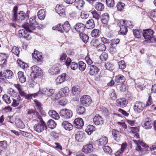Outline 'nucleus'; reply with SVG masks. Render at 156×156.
I'll return each instance as SVG.
<instances>
[{"label":"nucleus","mask_w":156,"mask_h":156,"mask_svg":"<svg viewBox=\"0 0 156 156\" xmlns=\"http://www.w3.org/2000/svg\"><path fill=\"white\" fill-rule=\"evenodd\" d=\"M65 64L67 66H69L70 65L71 69L73 70H75L78 67V65L76 63L74 62H71V59L69 57L67 58Z\"/></svg>","instance_id":"16"},{"label":"nucleus","mask_w":156,"mask_h":156,"mask_svg":"<svg viewBox=\"0 0 156 156\" xmlns=\"http://www.w3.org/2000/svg\"><path fill=\"white\" fill-rule=\"evenodd\" d=\"M99 71L98 67L94 65L89 66V73L90 75L93 76L97 74Z\"/></svg>","instance_id":"23"},{"label":"nucleus","mask_w":156,"mask_h":156,"mask_svg":"<svg viewBox=\"0 0 156 156\" xmlns=\"http://www.w3.org/2000/svg\"><path fill=\"white\" fill-rule=\"evenodd\" d=\"M75 138L78 142H83L85 139V133L82 131H78L75 135Z\"/></svg>","instance_id":"15"},{"label":"nucleus","mask_w":156,"mask_h":156,"mask_svg":"<svg viewBox=\"0 0 156 156\" xmlns=\"http://www.w3.org/2000/svg\"><path fill=\"white\" fill-rule=\"evenodd\" d=\"M115 80L117 83H123L125 82L126 79L123 75L121 74H119L115 76Z\"/></svg>","instance_id":"28"},{"label":"nucleus","mask_w":156,"mask_h":156,"mask_svg":"<svg viewBox=\"0 0 156 156\" xmlns=\"http://www.w3.org/2000/svg\"><path fill=\"white\" fill-rule=\"evenodd\" d=\"M85 4L84 1L83 0H79L75 2V5L78 9L81 10Z\"/></svg>","instance_id":"37"},{"label":"nucleus","mask_w":156,"mask_h":156,"mask_svg":"<svg viewBox=\"0 0 156 156\" xmlns=\"http://www.w3.org/2000/svg\"><path fill=\"white\" fill-rule=\"evenodd\" d=\"M56 12L60 16L64 15L65 13V9L61 4H58L55 8Z\"/></svg>","instance_id":"20"},{"label":"nucleus","mask_w":156,"mask_h":156,"mask_svg":"<svg viewBox=\"0 0 156 156\" xmlns=\"http://www.w3.org/2000/svg\"><path fill=\"white\" fill-rule=\"evenodd\" d=\"M72 94L73 95H77L80 91L79 87L78 86H74L71 89Z\"/></svg>","instance_id":"32"},{"label":"nucleus","mask_w":156,"mask_h":156,"mask_svg":"<svg viewBox=\"0 0 156 156\" xmlns=\"http://www.w3.org/2000/svg\"><path fill=\"white\" fill-rule=\"evenodd\" d=\"M79 36L80 38L85 43H87L89 40V37L86 34L81 33L79 34Z\"/></svg>","instance_id":"40"},{"label":"nucleus","mask_w":156,"mask_h":156,"mask_svg":"<svg viewBox=\"0 0 156 156\" xmlns=\"http://www.w3.org/2000/svg\"><path fill=\"white\" fill-rule=\"evenodd\" d=\"M125 22L122 20H120L117 24L120 27V32L122 34H126L127 31V29L125 26Z\"/></svg>","instance_id":"10"},{"label":"nucleus","mask_w":156,"mask_h":156,"mask_svg":"<svg viewBox=\"0 0 156 156\" xmlns=\"http://www.w3.org/2000/svg\"><path fill=\"white\" fill-rule=\"evenodd\" d=\"M20 133L25 137L31 138L32 136V134L30 133L26 132L20 130Z\"/></svg>","instance_id":"62"},{"label":"nucleus","mask_w":156,"mask_h":156,"mask_svg":"<svg viewBox=\"0 0 156 156\" xmlns=\"http://www.w3.org/2000/svg\"><path fill=\"white\" fill-rule=\"evenodd\" d=\"M38 120H37V122L34 125V130L37 132L41 133L44 129H46L47 126L41 116H38Z\"/></svg>","instance_id":"3"},{"label":"nucleus","mask_w":156,"mask_h":156,"mask_svg":"<svg viewBox=\"0 0 156 156\" xmlns=\"http://www.w3.org/2000/svg\"><path fill=\"white\" fill-rule=\"evenodd\" d=\"M86 26L88 29L93 28L94 26V21L92 19H90L87 21Z\"/></svg>","instance_id":"46"},{"label":"nucleus","mask_w":156,"mask_h":156,"mask_svg":"<svg viewBox=\"0 0 156 156\" xmlns=\"http://www.w3.org/2000/svg\"><path fill=\"white\" fill-rule=\"evenodd\" d=\"M93 121L96 125H101L104 123L102 118L101 116L97 114L93 119Z\"/></svg>","instance_id":"18"},{"label":"nucleus","mask_w":156,"mask_h":156,"mask_svg":"<svg viewBox=\"0 0 156 156\" xmlns=\"http://www.w3.org/2000/svg\"><path fill=\"white\" fill-rule=\"evenodd\" d=\"M66 76V74L65 73L58 76L55 80L56 84L58 85L64 82L65 80Z\"/></svg>","instance_id":"24"},{"label":"nucleus","mask_w":156,"mask_h":156,"mask_svg":"<svg viewBox=\"0 0 156 156\" xmlns=\"http://www.w3.org/2000/svg\"><path fill=\"white\" fill-rule=\"evenodd\" d=\"M7 93L12 97H16L17 93L13 89L11 88L8 89Z\"/></svg>","instance_id":"47"},{"label":"nucleus","mask_w":156,"mask_h":156,"mask_svg":"<svg viewBox=\"0 0 156 156\" xmlns=\"http://www.w3.org/2000/svg\"><path fill=\"white\" fill-rule=\"evenodd\" d=\"M128 103V101L124 98L118 99L116 101V105L120 108L125 107Z\"/></svg>","instance_id":"14"},{"label":"nucleus","mask_w":156,"mask_h":156,"mask_svg":"<svg viewBox=\"0 0 156 156\" xmlns=\"http://www.w3.org/2000/svg\"><path fill=\"white\" fill-rule=\"evenodd\" d=\"M8 57L7 55L5 53H0V62H3V63H4L5 62Z\"/></svg>","instance_id":"51"},{"label":"nucleus","mask_w":156,"mask_h":156,"mask_svg":"<svg viewBox=\"0 0 156 156\" xmlns=\"http://www.w3.org/2000/svg\"><path fill=\"white\" fill-rule=\"evenodd\" d=\"M93 150V147L92 144H88L84 145L82 149V151L84 153H90Z\"/></svg>","instance_id":"22"},{"label":"nucleus","mask_w":156,"mask_h":156,"mask_svg":"<svg viewBox=\"0 0 156 156\" xmlns=\"http://www.w3.org/2000/svg\"><path fill=\"white\" fill-rule=\"evenodd\" d=\"M69 91V88L67 87H65L61 88L59 91V93L60 95H61V97H62L64 95L66 94Z\"/></svg>","instance_id":"43"},{"label":"nucleus","mask_w":156,"mask_h":156,"mask_svg":"<svg viewBox=\"0 0 156 156\" xmlns=\"http://www.w3.org/2000/svg\"><path fill=\"white\" fill-rule=\"evenodd\" d=\"M134 127H131L129 128V129L131 130L130 132H131V134L133 136L136 138H138L139 137V134L138 133L134 131L133 130L135 129Z\"/></svg>","instance_id":"59"},{"label":"nucleus","mask_w":156,"mask_h":156,"mask_svg":"<svg viewBox=\"0 0 156 156\" xmlns=\"http://www.w3.org/2000/svg\"><path fill=\"white\" fill-rule=\"evenodd\" d=\"M81 105L85 106H89L92 103L90 97L87 95H84L80 98Z\"/></svg>","instance_id":"8"},{"label":"nucleus","mask_w":156,"mask_h":156,"mask_svg":"<svg viewBox=\"0 0 156 156\" xmlns=\"http://www.w3.org/2000/svg\"><path fill=\"white\" fill-rule=\"evenodd\" d=\"M17 74L20 81L21 83H24L26 81V77L24 74L23 72L19 71Z\"/></svg>","instance_id":"35"},{"label":"nucleus","mask_w":156,"mask_h":156,"mask_svg":"<svg viewBox=\"0 0 156 156\" xmlns=\"http://www.w3.org/2000/svg\"><path fill=\"white\" fill-rule=\"evenodd\" d=\"M12 52L15 55L18 56L20 51L19 50V49L18 47L16 46H14L12 49Z\"/></svg>","instance_id":"61"},{"label":"nucleus","mask_w":156,"mask_h":156,"mask_svg":"<svg viewBox=\"0 0 156 156\" xmlns=\"http://www.w3.org/2000/svg\"><path fill=\"white\" fill-rule=\"evenodd\" d=\"M37 16L38 18L41 20H43L44 19L45 15V10L41 9L37 12Z\"/></svg>","instance_id":"39"},{"label":"nucleus","mask_w":156,"mask_h":156,"mask_svg":"<svg viewBox=\"0 0 156 156\" xmlns=\"http://www.w3.org/2000/svg\"><path fill=\"white\" fill-rule=\"evenodd\" d=\"M49 72L52 74H56L59 72V69L58 68L55 67H53L49 69Z\"/></svg>","instance_id":"49"},{"label":"nucleus","mask_w":156,"mask_h":156,"mask_svg":"<svg viewBox=\"0 0 156 156\" xmlns=\"http://www.w3.org/2000/svg\"><path fill=\"white\" fill-rule=\"evenodd\" d=\"M106 2L107 6L109 7H112L115 5L114 0H106Z\"/></svg>","instance_id":"58"},{"label":"nucleus","mask_w":156,"mask_h":156,"mask_svg":"<svg viewBox=\"0 0 156 156\" xmlns=\"http://www.w3.org/2000/svg\"><path fill=\"white\" fill-rule=\"evenodd\" d=\"M85 108L83 106H80L78 107L76 111L79 114H83L85 113Z\"/></svg>","instance_id":"53"},{"label":"nucleus","mask_w":156,"mask_h":156,"mask_svg":"<svg viewBox=\"0 0 156 156\" xmlns=\"http://www.w3.org/2000/svg\"><path fill=\"white\" fill-rule=\"evenodd\" d=\"M53 93V89H48L47 88H44L42 89L39 88L38 93L40 94L47 95L48 96L50 93Z\"/></svg>","instance_id":"19"},{"label":"nucleus","mask_w":156,"mask_h":156,"mask_svg":"<svg viewBox=\"0 0 156 156\" xmlns=\"http://www.w3.org/2000/svg\"><path fill=\"white\" fill-rule=\"evenodd\" d=\"M97 50L99 51H105L106 49V46L103 44H99L97 47H96Z\"/></svg>","instance_id":"48"},{"label":"nucleus","mask_w":156,"mask_h":156,"mask_svg":"<svg viewBox=\"0 0 156 156\" xmlns=\"http://www.w3.org/2000/svg\"><path fill=\"white\" fill-rule=\"evenodd\" d=\"M32 72L31 75H33L34 78H35L39 76H41L42 74L41 69L36 66H34L31 68Z\"/></svg>","instance_id":"7"},{"label":"nucleus","mask_w":156,"mask_h":156,"mask_svg":"<svg viewBox=\"0 0 156 156\" xmlns=\"http://www.w3.org/2000/svg\"><path fill=\"white\" fill-rule=\"evenodd\" d=\"M119 68L122 70L124 69L126 67V65L123 60H121L118 62Z\"/></svg>","instance_id":"55"},{"label":"nucleus","mask_w":156,"mask_h":156,"mask_svg":"<svg viewBox=\"0 0 156 156\" xmlns=\"http://www.w3.org/2000/svg\"><path fill=\"white\" fill-rule=\"evenodd\" d=\"M103 150L104 152L108 154H111L112 150L111 148L108 146L103 147Z\"/></svg>","instance_id":"63"},{"label":"nucleus","mask_w":156,"mask_h":156,"mask_svg":"<svg viewBox=\"0 0 156 156\" xmlns=\"http://www.w3.org/2000/svg\"><path fill=\"white\" fill-rule=\"evenodd\" d=\"M153 32L150 29L143 30V36L145 39L148 40L150 42L155 41L156 39L153 36Z\"/></svg>","instance_id":"5"},{"label":"nucleus","mask_w":156,"mask_h":156,"mask_svg":"<svg viewBox=\"0 0 156 156\" xmlns=\"http://www.w3.org/2000/svg\"><path fill=\"white\" fill-rule=\"evenodd\" d=\"M93 17L96 20H98L100 18V16L98 12L96 10L93 11L91 12Z\"/></svg>","instance_id":"56"},{"label":"nucleus","mask_w":156,"mask_h":156,"mask_svg":"<svg viewBox=\"0 0 156 156\" xmlns=\"http://www.w3.org/2000/svg\"><path fill=\"white\" fill-rule=\"evenodd\" d=\"M145 105L144 103L140 102H136L133 106L134 110L136 112L140 113L144 109Z\"/></svg>","instance_id":"9"},{"label":"nucleus","mask_w":156,"mask_h":156,"mask_svg":"<svg viewBox=\"0 0 156 156\" xmlns=\"http://www.w3.org/2000/svg\"><path fill=\"white\" fill-rule=\"evenodd\" d=\"M85 26L81 23H77L74 26L75 30L78 32L83 33L85 30Z\"/></svg>","instance_id":"17"},{"label":"nucleus","mask_w":156,"mask_h":156,"mask_svg":"<svg viewBox=\"0 0 156 156\" xmlns=\"http://www.w3.org/2000/svg\"><path fill=\"white\" fill-rule=\"evenodd\" d=\"M32 56L34 60L35 61L41 62L42 61V55L40 52L35 50L34 53L32 54Z\"/></svg>","instance_id":"11"},{"label":"nucleus","mask_w":156,"mask_h":156,"mask_svg":"<svg viewBox=\"0 0 156 156\" xmlns=\"http://www.w3.org/2000/svg\"><path fill=\"white\" fill-rule=\"evenodd\" d=\"M109 20V16L108 14L105 13L102 15L101 17V22L104 24H106Z\"/></svg>","instance_id":"34"},{"label":"nucleus","mask_w":156,"mask_h":156,"mask_svg":"<svg viewBox=\"0 0 156 156\" xmlns=\"http://www.w3.org/2000/svg\"><path fill=\"white\" fill-rule=\"evenodd\" d=\"M27 114L31 115L33 117H37L38 119V116H40L38 112L34 110L28 109Z\"/></svg>","instance_id":"29"},{"label":"nucleus","mask_w":156,"mask_h":156,"mask_svg":"<svg viewBox=\"0 0 156 156\" xmlns=\"http://www.w3.org/2000/svg\"><path fill=\"white\" fill-rule=\"evenodd\" d=\"M2 99L7 104H10L12 101L10 97L6 94H5L3 96Z\"/></svg>","instance_id":"45"},{"label":"nucleus","mask_w":156,"mask_h":156,"mask_svg":"<svg viewBox=\"0 0 156 156\" xmlns=\"http://www.w3.org/2000/svg\"><path fill=\"white\" fill-rule=\"evenodd\" d=\"M36 16H34L30 18L29 20V23L28 22L24 24L23 26L27 31L31 32L35 29L36 26L37 25V23L35 19Z\"/></svg>","instance_id":"2"},{"label":"nucleus","mask_w":156,"mask_h":156,"mask_svg":"<svg viewBox=\"0 0 156 156\" xmlns=\"http://www.w3.org/2000/svg\"><path fill=\"white\" fill-rule=\"evenodd\" d=\"M71 27L68 21L65 22L63 25H62V29L63 32L64 31L67 33L70 30Z\"/></svg>","instance_id":"41"},{"label":"nucleus","mask_w":156,"mask_h":156,"mask_svg":"<svg viewBox=\"0 0 156 156\" xmlns=\"http://www.w3.org/2000/svg\"><path fill=\"white\" fill-rule=\"evenodd\" d=\"M83 125V120L81 118H76L75 119L74 121V126L78 129L82 128Z\"/></svg>","instance_id":"13"},{"label":"nucleus","mask_w":156,"mask_h":156,"mask_svg":"<svg viewBox=\"0 0 156 156\" xmlns=\"http://www.w3.org/2000/svg\"><path fill=\"white\" fill-rule=\"evenodd\" d=\"M62 126L65 129L68 130H72L73 128V125L68 121H66L62 122Z\"/></svg>","instance_id":"26"},{"label":"nucleus","mask_w":156,"mask_h":156,"mask_svg":"<svg viewBox=\"0 0 156 156\" xmlns=\"http://www.w3.org/2000/svg\"><path fill=\"white\" fill-rule=\"evenodd\" d=\"M133 32L134 36L136 38H139L143 34L141 32V31L140 30H133Z\"/></svg>","instance_id":"50"},{"label":"nucleus","mask_w":156,"mask_h":156,"mask_svg":"<svg viewBox=\"0 0 156 156\" xmlns=\"http://www.w3.org/2000/svg\"><path fill=\"white\" fill-rule=\"evenodd\" d=\"M12 99V103L11 106L13 107H16L19 105L21 102L22 99L19 95L17 97H14Z\"/></svg>","instance_id":"25"},{"label":"nucleus","mask_w":156,"mask_h":156,"mask_svg":"<svg viewBox=\"0 0 156 156\" xmlns=\"http://www.w3.org/2000/svg\"><path fill=\"white\" fill-rule=\"evenodd\" d=\"M79 68L81 71H83L86 68V64L82 61H80L79 62Z\"/></svg>","instance_id":"52"},{"label":"nucleus","mask_w":156,"mask_h":156,"mask_svg":"<svg viewBox=\"0 0 156 156\" xmlns=\"http://www.w3.org/2000/svg\"><path fill=\"white\" fill-rule=\"evenodd\" d=\"M15 123L16 126L19 128L23 129L25 127V125L23 122L18 118L16 119Z\"/></svg>","instance_id":"33"},{"label":"nucleus","mask_w":156,"mask_h":156,"mask_svg":"<svg viewBox=\"0 0 156 156\" xmlns=\"http://www.w3.org/2000/svg\"><path fill=\"white\" fill-rule=\"evenodd\" d=\"M47 124L49 128L51 129L55 128L56 125V124L55 122L51 119H50L48 121Z\"/></svg>","instance_id":"44"},{"label":"nucleus","mask_w":156,"mask_h":156,"mask_svg":"<svg viewBox=\"0 0 156 156\" xmlns=\"http://www.w3.org/2000/svg\"><path fill=\"white\" fill-rule=\"evenodd\" d=\"M108 142V139L107 137L104 136H102L97 141V143L100 147H103Z\"/></svg>","instance_id":"21"},{"label":"nucleus","mask_w":156,"mask_h":156,"mask_svg":"<svg viewBox=\"0 0 156 156\" xmlns=\"http://www.w3.org/2000/svg\"><path fill=\"white\" fill-rule=\"evenodd\" d=\"M133 141L136 145L135 150L136 151L140 153H143L147 146L144 142L140 140L137 141L136 140H133Z\"/></svg>","instance_id":"4"},{"label":"nucleus","mask_w":156,"mask_h":156,"mask_svg":"<svg viewBox=\"0 0 156 156\" xmlns=\"http://www.w3.org/2000/svg\"><path fill=\"white\" fill-rule=\"evenodd\" d=\"M48 114L50 116L55 119L58 120L59 118L58 114L55 111L50 110L48 112Z\"/></svg>","instance_id":"31"},{"label":"nucleus","mask_w":156,"mask_h":156,"mask_svg":"<svg viewBox=\"0 0 156 156\" xmlns=\"http://www.w3.org/2000/svg\"><path fill=\"white\" fill-rule=\"evenodd\" d=\"M153 126V123L152 121L148 120L145 122L143 124V127L146 129H151Z\"/></svg>","instance_id":"36"},{"label":"nucleus","mask_w":156,"mask_h":156,"mask_svg":"<svg viewBox=\"0 0 156 156\" xmlns=\"http://www.w3.org/2000/svg\"><path fill=\"white\" fill-rule=\"evenodd\" d=\"M94 8L98 11H102L104 9V5L101 2H97L94 5Z\"/></svg>","instance_id":"38"},{"label":"nucleus","mask_w":156,"mask_h":156,"mask_svg":"<svg viewBox=\"0 0 156 156\" xmlns=\"http://www.w3.org/2000/svg\"><path fill=\"white\" fill-rule=\"evenodd\" d=\"M54 92L55 91L53 90V93H50V94L49 96L51 97L52 100H57L62 97L61 95H60L59 92L58 93H55Z\"/></svg>","instance_id":"30"},{"label":"nucleus","mask_w":156,"mask_h":156,"mask_svg":"<svg viewBox=\"0 0 156 156\" xmlns=\"http://www.w3.org/2000/svg\"><path fill=\"white\" fill-rule=\"evenodd\" d=\"M13 74L12 72L10 70H4L3 73L2 72L0 73V78L3 79V78H1L3 77H4L5 78H11Z\"/></svg>","instance_id":"12"},{"label":"nucleus","mask_w":156,"mask_h":156,"mask_svg":"<svg viewBox=\"0 0 156 156\" xmlns=\"http://www.w3.org/2000/svg\"><path fill=\"white\" fill-rule=\"evenodd\" d=\"M7 143L5 140H3L0 141V147L3 149L5 150L7 147Z\"/></svg>","instance_id":"60"},{"label":"nucleus","mask_w":156,"mask_h":156,"mask_svg":"<svg viewBox=\"0 0 156 156\" xmlns=\"http://www.w3.org/2000/svg\"><path fill=\"white\" fill-rule=\"evenodd\" d=\"M125 6V3L120 2L118 3L116 5V7L118 10L121 11L124 9Z\"/></svg>","instance_id":"57"},{"label":"nucleus","mask_w":156,"mask_h":156,"mask_svg":"<svg viewBox=\"0 0 156 156\" xmlns=\"http://www.w3.org/2000/svg\"><path fill=\"white\" fill-rule=\"evenodd\" d=\"M112 132L114 139L117 141L119 140L122 133L115 129H113Z\"/></svg>","instance_id":"27"},{"label":"nucleus","mask_w":156,"mask_h":156,"mask_svg":"<svg viewBox=\"0 0 156 156\" xmlns=\"http://www.w3.org/2000/svg\"><path fill=\"white\" fill-rule=\"evenodd\" d=\"M18 9L17 6H15L14 7L12 10V18L14 21L21 23L25 20L26 14L23 11H20L19 13H17Z\"/></svg>","instance_id":"1"},{"label":"nucleus","mask_w":156,"mask_h":156,"mask_svg":"<svg viewBox=\"0 0 156 156\" xmlns=\"http://www.w3.org/2000/svg\"><path fill=\"white\" fill-rule=\"evenodd\" d=\"M95 128L94 126L90 125L87 126L86 129V131L89 135H90L93 132L95 131Z\"/></svg>","instance_id":"42"},{"label":"nucleus","mask_w":156,"mask_h":156,"mask_svg":"<svg viewBox=\"0 0 156 156\" xmlns=\"http://www.w3.org/2000/svg\"><path fill=\"white\" fill-rule=\"evenodd\" d=\"M59 114L61 117L66 119L70 118L73 115L72 112L69 109L66 108L61 109Z\"/></svg>","instance_id":"6"},{"label":"nucleus","mask_w":156,"mask_h":156,"mask_svg":"<svg viewBox=\"0 0 156 156\" xmlns=\"http://www.w3.org/2000/svg\"><path fill=\"white\" fill-rule=\"evenodd\" d=\"M99 44V42L98 39H95L92 41L90 43L91 45L95 47L96 48L97 47L98 44Z\"/></svg>","instance_id":"64"},{"label":"nucleus","mask_w":156,"mask_h":156,"mask_svg":"<svg viewBox=\"0 0 156 156\" xmlns=\"http://www.w3.org/2000/svg\"><path fill=\"white\" fill-rule=\"evenodd\" d=\"M91 35L93 37H98L99 35V30L98 29H94L93 30L91 33Z\"/></svg>","instance_id":"54"}]
</instances>
